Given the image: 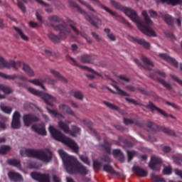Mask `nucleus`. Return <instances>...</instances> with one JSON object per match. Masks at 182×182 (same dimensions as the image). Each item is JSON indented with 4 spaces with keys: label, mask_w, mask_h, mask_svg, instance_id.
<instances>
[{
    "label": "nucleus",
    "mask_w": 182,
    "mask_h": 182,
    "mask_svg": "<svg viewBox=\"0 0 182 182\" xmlns=\"http://www.w3.org/2000/svg\"><path fill=\"white\" fill-rule=\"evenodd\" d=\"M22 66V62L20 60L15 61L14 60H9V61L0 55V69H4V68H7V69H11V68H14L18 70V68Z\"/></svg>",
    "instance_id": "6"
},
{
    "label": "nucleus",
    "mask_w": 182,
    "mask_h": 182,
    "mask_svg": "<svg viewBox=\"0 0 182 182\" xmlns=\"http://www.w3.org/2000/svg\"><path fill=\"white\" fill-rule=\"evenodd\" d=\"M11 127L13 129L21 128V114L18 111H15L13 114Z\"/></svg>",
    "instance_id": "11"
},
{
    "label": "nucleus",
    "mask_w": 182,
    "mask_h": 182,
    "mask_svg": "<svg viewBox=\"0 0 182 182\" xmlns=\"http://www.w3.org/2000/svg\"><path fill=\"white\" fill-rule=\"evenodd\" d=\"M114 89H116L118 95H122V96H127L126 92L123 90L120 89V87H117V85H114Z\"/></svg>",
    "instance_id": "53"
},
{
    "label": "nucleus",
    "mask_w": 182,
    "mask_h": 182,
    "mask_svg": "<svg viewBox=\"0 0 182 182\" xmlns=\"http://www.w3.org/2000/svg\"><path fill=\"white\" fill-rule=\"evenodd\" d=\"M113 154L114 156H115V157L119 159L120 161H124V156H123V153H122V151H120V149H114L113 151Z\"/></svg>",
    "instance_id": "33"
},
{
    "label": "nucleus",
    "mask_w": 182,
    "mask_h": 182,
    "mask_svg": "<svg viewBox=\"0 0 182 182\" xmlns=\"http://www.w3.org/2000/svg\"><path fill=\"white\" fill-rule=\"evenodd\" d=\"M8 163L10 166H14V167H17V168H21V161H19V160L9 159Z\"/></svg>",
    "instance_id": "40"
},
{
    "label": "nucleus",
    "mask_w": 182,
    "mask_h": 182,
    "mask_svg": "<svg viewBox=\"0 0 182 182\" xmlns=\"http://www.w3.org/2000/svg\"><path fill=\"white\" fill-rule=\"evenodd\" d=\"M171 77H172V79H173V80H176V82H178V83H179V85H181V86H182V80H180V78H178V77H177L176 75H171Z\"/></svg>",
    "instance_id": "57"
},
{
    "label": "nucleus",
    "mask_w": 182,
    "mask_h": 182,
    "mask_svg": "<svg viewBox=\"0 0 182 182\" xmlns=\"http://www.w3.org/2000/svg\"><path fill=\"white\" fill-rule=\"evenodd\" d=\"M48 130L52 137H53L55 140L65 144V146L70 147V149L75 153H79V146H77V144H76V142H75L73 139H70V138L65 136V134H62L60 131L58 130V129L55 128L52 125L49 126Z\"/></svg>",
    "instance_id": "3"
},
{
    "label": "nucleus",
    "mask_w": 182,
    "mask_h": 182,
    "mask_svg": "<svg viewBox=\"0 0 182 182\" xmlns=\"http://www.w3.org/2000/svg\"><path fill=\"white\" fill-rule=\"evenodd\" d=\"M159 16L165 21V22L167 23V25H168V26H173L174 21L171 16L168 14H161Z\"/></svg>",
    "instance_id": "22"
},
{
    "label": "nucleus",
    "mask_w": 182,
    "mask_h": 182,
    "mask_svg": "<svg viewBox=\"0 0 182 182\" xmlns=\"http://www.w3.org/2000/svg\"><path fill=\"white\" fill-rule=\"evenodd\" d=\"M102 9H104V11H106V12L109 14V15H111L112 16H115V18H117V16H119V15L116 14V12L113 11L112 9H109L107 6H102Z\"/></svg>",
    "instance_id": "47"
},
{
    "label": "nucleus",
    "mask_w": 182,
    "mask_h": 182,
    "mask_svg": "<svg viewBox=\"0 0 182 182\" xmlns=\"http://www.w3.org/2000/svg\"><path fill=\"white\" fill-rule=\"evenodd\" d=\"M161 163H163L161 159L154 156L151 157L149 167L150 168H151V170H154V171H159V170L161 168Z\"/></svg>",
    "instance_id": "10"
},
{
    "label": "nucleus",
    "mask_w": 182,
    "mask_h": 182,
    "mask_svg": "<svg viewBox=\"0 0 182 182\" xmlns=\"http://www.w3.org/2000/svg\"><path fill=\"white\" fill-rule=\"evenodd\" d=\"M158 82H159V83H161L162 85L164 86V87H166V89H168V90H171L173 89V87L170 83L162 79H158Z\"/></svg>",
    "instance_id": "46"
},
{
    "label": "nucleus",
    "mask_w": 182,
    "mask_h": 182,
    "mask_svg": "<svg viewBox=\"0 0 182 182\" xmlns=\"http://www.w3.org/2000/svg\"><path fill=\"white\" fill-rule=\"evenodd\" d=\"M23 120L24 125L26 126V127H29L33 122H38L39 118L32 114H27L23 115Z\"/></svg>",
    "instance_id": "12"
},
{
    "label": "nucleus",
    "mask_w": 182,
    "mask_h": 182,
    "mask_svg": "<svg viewBox=\"0 0 182 182\" xmlns=\"http://www.w3.org/2000/svg\"><path fill=\"white\" fill-rule=\"evenodd\" d=\"M28 25H29V26H31V28H38L39 26L38 23H36L35 21H30L28 23Z\"/></svg>",
    "instance_id": "61"
},
{
    "label": "nucleus",
    "mask_w": 182,
    "mask_h": 182,
    "mask_svg": "<svg viewBox=\"0 0 182 182\" xmlns=\"http://www.w3.org/2000/svg\"><path fill=\"white\" fill-rule=\"evenodd\" d=\"M128 40L130 41V42H134L141 45V46H144L146 49H150V43L146 41L144 39L136 38L132 36H128Z\"/></svg>",
    "instance_id": "14"
},
{
    "label": "nucleus",
    "mask_w": 182,
    "mask_h": 182,
    "mask_svg": "<svg viewBox=\"0 0 182 182\" xmlns=\"http://www.w3.org/2000/svg\"><path fill=\"white\" fill-rule=\"evenodd\" d=\"M103 103L104 105H105V106H107V107H109V109H112L113 110H117V112H119V113H122V110L120 109V108L114 105V104H112L107 101H104Z\"/></svg>",
    "instance_id": "34"
},
{
    "label": "nucleus",
    "mask_w": 182,
    "mask_h": 182,
    "mask_svg": "<svg viewBox=\"0 0 182 182\" xmlns=\"http://www.w3.org/2000/svg\"><path fill=\"white\" fill-rule=\"evenodd\" d=\"M161 2L168 4L169 5H177L178 4H181L182 0H161Z\"/></svg>",
    "instance_id": "48"
},
{
    "label": "nucleus",
    "mask_w": 182,
    "mask_h": 182,
    "mask_svg": "<svg viewBox=\"0 0 182 182\" xmlns=\"http://www.w3.org/2000/svg\"><path fill=\"white\" fill-rule=\"evenodd\" d=\"M25 150H28L26 148H22L20 151V154L23 157H27V151Z\"/></svg>",
    "instance_id": "60"
},
{
    "label": "nucleus",
    "mask_w": 182,
    "mask_h": 182,
    "mask_svg": "<svg viewBox=\"0 0 182 182\" xmlns=\"http://www.w3.org/2000/svg\"><path fill=\"white\" fill-rule=\"evenodd\" d=\"M124 12L127 16H129V18H130L133 22L136 23V26L139 28V31L142 32V33H144V35H146L147 36H157L156 31H154L153 28H149L140 22V18L134 10L132 9H125Z\"/></svg>",
    "instance_id": "4"
},
{
    "label": "nucleus",
    "mask_w": 182,
    "mask_h": 182,
    "mask_svg": "<svg viewBox=\"0 0 182 182\" xmlns=\"http://www.w3.org/2000/svg\"><path fill=\"white\" fill-rule=\"evenodd\" d=\"M53 154L49 149H44L38 151L37 154V159L41 160L43 163H49L52 160Z\"/></svg>",
    "instance_id": "7"
},
{
    "label": "nucleus",
    "mask_w": 182,
    "mask_h": 182,
    "mask_svg": "<svg viewBox=\"0 0 182 182\" xmlns=\"http://www.w3.org/2000/svg\"><path fill=\"white\" fill-rule=\"evenodd\" d=\"M58 154L63 161L68 173L70 174H82V176H86L89 173V170L82 164L79 163L76 157L68 154L63 149H59Z\"/></svg>",
    "instance_id": "1"
},
{
    "label": "nucleus",
    "mask_w": 182,
    "mask_h": 182,
    "mask_svg": "<svg viewBox=\"0 0 182 182\" xmlns=\"http://www.w3.org/2000/svg\"><path fill=\"white\" fill-rule=\"evenodd\" d=\"M47 85H50L51 86H55L56 85V80L52 78H47Z\"/></svg>",
    "instance_id": "56"
},
{
    "label": "nucleus",
    "mask_w": 182,
    "mask_h": 182,
    "mask_svg": "<svg viewBox=\"0 0 182 182\" xmlns=\"http://www.w3.org/2000/svg\"><path fill=\"white\" fill-rule=\"evenodd\" d=\"M76 23H73V24H69V25H60V26H55L53 24H50V26L53 28L55 31H60V33L58 36H56L53 34V33H48V38L53 42H59V41L62 39H65L68 38V36H70V29L75 32L76 35H79V30L76 27H75V25Z\"/></svg>",
    "instance_id": "2"
},
{
    "label": "nucleus",
    "mask_w": 182,
    "mask_h": 182,
    "mask_svg": "<svg viewBox=\"0 0 182 182\" xmlns=\"http://www.w3.org/2000/svg\"><path fill=\"white\" fill-rule=\"evenodd\" d=\"M73 96L74 97H75V99H77V100H83V99L85 98V95H83V92H82V91L74 92Z\"/></svg>",
    "instance_id": "43"
},
{
    "label": "nucleus",
    "mask_w": 182,
    "mask_h": 182,
    "mask_svg": "<svg viewBox=\"0 0 182 182\" xmlns=\"http://www.w3.org/2000/svg\"><path fill=\"white\" fill-rule=\"evenodd\" d=\"M28 92L31 93V95H34V96H38L44 100L45 103L48 106H53L54 103H56L57 99L56 97H53V95L45 93L42 91H39L33 87H28Z\"/></svg>",
    "instance_id": "5"
},
{
    "label": "nucleus",
    "mask_w": 182,
    "mask_h": 182,
    "mask_svg": "<svg viewBox=\"0 0 182 182\" xmlns=\"http://www.w3.org/2000/svg\"><path fill=\"white\" fill-rule=\"evenodd\" d=\"M104 31L107 33V36L108 39H109V41H111L112 42H114L116 41V36H114V34H113L112 33H110V29L105 28Z\"/></svg>",
    "instance_id": "39"
},
{
    "label": "nucleus",
    "mask_w": 182,
    "mask_h": 182,
    "mask_svg": "<svg viewBox=\"0 0 182 182\" xmlns=\"http://www.w3.org/2000/svg\"><path fill=\"white\" fill-rule=\"evenodd\" d=\"M104 149L106 150V151H107V153L110 152V144H109L108 142H105L104 144Z\"/></svg>",
    "instance_id": "59"
},
{
    "label": "nucleus",
    "mask_w": 182,
    "mask_h": 182,
    "mask_svg": "<svg viewBox=\"0 0 182 182\" xmlns=\"http://www.w3.org/2000/svg\"><path fill=\"white\" fill-rule=\"evenodd\" d=\"M71 130L72 132L70 133V135L73 136V137H77V136H80L82 133V129H80V127L75 124L71 125Z\"/></svg>",
    "instance_id": "21"
},
{
    "label": "nucleus",
    "mask_w": 182,
    "mask_h": 182,
    "mask_svg": "<svg viewBox=\"0 0 182 182\" xmlns=\"http://www.w3.org/2000/svg\"><path fill=\"white\" fill-rule=\"evenodd\" d=\"M171 171H172V169L171 166H166L163 170L164 174H168V175L171 174Z\"/></svg>",
    "instance_id": "55"
},
{
    "label": "nucleus",
    "mask_w": 182,
    "mask_h": 182,
    "mask_svg": "<svg viewBox=\"0 0 182 182\" xmlns=\"http://www.w3.org/2000/svg\"><path fill=\"white\" fill-rule=\"evenodd\" d=\"M68 2L71 6H74L75 8H77V11H79L80 14H85L86 13L85 12V11L82 10V9H80V7H79V6H77V4L75 3L73 1L69 0Z\"/></svg>",
    "instance_id": "49"
},
{
    "label": "nucleus",
    "mask_w": 182,
    "mask_h": 182,
    "mask_svg": "<svg viewBox=\"0 0 182 182\" xmlns=\"http://www.w3.org/2000/svg\"><path fill=\"white\" fill-rule=\"evenodd\" d=\"M104 171H106V173H109V174H117L114 169H113V167L110 166V164H106L103 166Z\"/></svg>",
    "instance_id": "35"
},
{
    "label": "nucleus",
    "mask_w": 182,
    "mask_h": 182,
    "mask_svg": "<svg viewBox=\"0 0 182 182\" xmlns=\"http://www.w3.org/2000/svg\"><path fill=\"white\" fill-rule=\"evenodd\" d=\"M50 72L51 75H53V76H54V77H56L57 79H58V80H61V82H68L66 78H65V77H63V75L60 74V73L56 71L55 70L52 69L50 70Z\"/></svg>",
    "instance_id": "25"
},
{
    "label": "nucleus",
    "mask_w": 182,
    "mask_h": 182,
    "mask_svg": "<svg viewBox=\"0 0 182 182\" xmlns=\"http://www.w3.org/2000/svg\"><path fill=\"white\" fill-rule=\"evenodd\" d=\"M65 58L67 60L73 62V65L74 66H77L80 68V69H83L84 70H87V72H90L91 73H95V75H97V76H100V77H103V75L97 72H96L95 70L92 69L91 68H89L85 65H82L76 62V60L75 58H72L70 55H66Z\"/></svg>",
    "instance_id": "8"
},
{
    "label": "nucleus",
    "mask_w": 182,
    "mask_h": 182,
    "mask_svg": "<svg viewBox=\"0 0 182 182\" xmlns=\"http://www.w3.org/2000/svg\"><path fill=\"white\" fill-rule=\"evenodd\" d=\"M71 49L74 53H76V52H77V46L76 44H73L71 46Z\"/></svg>",
    "instance_id": "63"
},
{
    "label": "nucleus",
    "mask_w": 182,
    "mask_h": 182,
    "mask_svg": "<svg viewBox=\"0 0 182 182\" xmlns=\"http://www.w3.org/2000/svg\"><path fill=\"white\" fill-rule=\"evenodd\" d=\"M141 60H142L143 63H145V65H147L148 67H145V69H152L153 68V62L149 59V58L146 56H142L141 58Z\"/></svg>",
    "instance_id": "27"
},
{
    "label": "nucleus",
    "mask_w": 182,
    "mask_h": 182,
    "mask_svg": "<svg viewBox=\"0 0 182 182\" xmlns=\"http://www.w3.org/2000/svg\"><path fill=\"white\" fill-rule=\"evenodd\" d=\"M22 70H24V72H26V73H27V75L31 77H33V76H35V71L31 68L29 65L24 63L23 65Z\"/></svg>",
    "instance_id": "24"
},
{
    "label": "nucleus",
    "mask_w": 182,
    "mask_h": 182,
    "mask_svg": "<svg viewBox=\"0 0 182 182\" xmlns=\"http://www.w3.org/2000/svg\"><path fill=\"white\" fill-rule=\"evenodd\" d=\"M124 124H133L134 122L132 119H124Z\"/></svg>",
    "instance_id": "62"
},
{
    "label": "nucleus",
    "mask_w": 182,
    "mask_h": 182,
    "mask_svg": "<svg viewBox=\"0 0 182 182\" xmlns=\"http://www.w3.org/2000/svg\"><path fill=\"white\" fill-rule=\"evenodd\" d=\"M31 176L38 182H52L50 181V175H49V173L33 172L31 173Z\"/></svg>",
    "instance_id": "9"
},
{
    "label": "nucleus",
    "mask_w": 182,
    "mask_h": 182,
    "mask_svg": "<svg viewBox=\"0 0 182 182\" xmlns=\"http://www.w3.org/2000/svg\"><path fill=\"white\" fill-rule=\"evenodd\" d=\"M14 29L16 31L18 35H19V36L23 39V41H29V38L28 37V36L23 33L21 28L14 26Z\"/></svg>",
    "instance_id": "31"
},
{
    "label": "nucleus",
    "mask_w": 182,
    "mask_h": 182,
    "mask_svg": "<svg viewBox=\"0 0 182 182\" xmlns=\"http://www.w3.org/2000/svg\"><path fill=\"white\" fill-rule=\"evenodd\" d=\"M8 176L11 181H15V182L23 181V178H22V176H21V174L16 172H14V171L9 172Z\"/></svg>",
    "instance_id": "17"
},
{
    "label": "nucleus",
    "mask_w": 182,
    "mask_h": 182,
    "mask_svg": "<svg viewBox=\"0 0 182 182\" xmlns=\"http://www.w3.org/2000/svg\"><path fill=\"white\" fill-rule=\"evenodd\" d=\"M0 110H1V112L4 113H6V114H11V113H12L13 109L12 107H8L5 105V104L1 103L0 104Z\"/></svg>",
    "instance_id": "29"
},
{
    "label": "nucleus",
    "mask_w": 182,
    "mask_h": 182,
    "mask_svg": "<svg viewBox=\"0 0 182 182\" xmlns=\"http://www.w3.org/2000/svg\"><path fill=\"white\" fill-rule=\"evenodd\" d=\"M28 82L33 85H35L36 86H39L41 87V89H43V90H46V87H45V85H43V82L39 79L30 80Z\"/></svg>",
    "instance_id": "30"
},
{
    "label": "nucleus",
    "mask_w": 182,
    "mask_h": 182,
    "mask_svg": "<svg viewBox=\"0 0 182 182\" xmlns=\"http://www.w3.org/2000/svg\"><path fill=\"white\" fill-rule=\"evenodd\" d=\"M31 129L38 134H41V136H46V128L45 127V124H35L32 125Z\"/></svg>",
    "instance_id": "13"
},
{
    "label": "nucleus",
    "mask_w": 182,
    "mask_h": 182,
    "mask_svg": "<svg viewBox=\"0 0 182 182\" xmlns=\"http://www.w3.org/2000/svg\"><path fill=\"white\" fill-rule=\"evenodd\" d=\"M175 173L176 176H179V177L182 178V171H180L178 169H175Z\"/></svg>",
    "instance_id": "64"
},
{
    "label": "nucleus",
    "mask_w": 182,
    "mask_h": 182,
    "mask_svg": "<svg viewBox=\"0 0 182 182\" xmlns=\"http://www.w3.org/2000/svg\"><path fill=\"white\" fill-rule=\"evenodd\" d=\"M0 90L4 92L6 95H9V93H12V89L8 86H5L2 84H0Z\"/></svg>",
    "instance_id": "41"
},
{
    "label": "nucleus",
    "mask_w": 182,
    "mask_h": 182,
    "mask_svg": "<svg viewBox=\"0 0 182 182\" xmlns=\"http://www.w3.org/2000/svg\"><path fill=\"white\" fill-rule=\"evenodd\" d=\"M58 109L62 113H67V114H70V116H75V112L72 110V108L65 104L59 105Z\"/></svg>",
    "instance_id": "16"
},
{
    "label": "nucleus",
    "mask_w": 182,
    "mask_h": 182,
    "mask_svg": "<svg viewBox=\"0 0 182 182\" xmlns=\"http://www.w3.org/2000/svg\"><path fill=\"white\" fill-rule=\"evenodd\" d=\"M11 150V146L8 145H2L0 146V154H6Z\"/></svg>",
    "instance_id": "45"
},
{
    "label": "nucleus",
    "mask_w": 182,
    "mask_h": 182,
    "mask_svg": "<svg viewBox=\"0 0 182 182\" xmlns=\"http://www.w3.org/2000/svg\"><path fill=\"white\" fill-rule=\"evenodd\" d=\"M132 170L136 174L139 176V177H147V176H149V173L140 167L134 166Z\"/></svg>",
    "instance_id": "20"
},
{
    "label": "nucleus",
    "mask_w": 182,
    "mask_h": 182,
    "mask_svg": "<svg viewBox=\"0 0 182 182\" xmlns=\"http://www.w3.org/2000/svg\"><path fill=\"white\" fill-rule=\"evenodd\" d=\"M142 16L144 17L145 23L146 25H153V21H151V20L150 19L149 16H147V11H142Z\"/></svg>",
    "instance_id": "42"
},
{
    "label": "nucleus",
    "mask_w": 182,
    "mask_h": 182,
    "mask_svg": "<svg viewBox=\"0 0 182 182\" xmlns=\"http://www.w3.org/2000/svg\"><path fill=\"white\" fill-rule=\"evenodd\" d=\"M24 151H27V157H38V151H35L33 149H27V150H24Z\"/></svg>",
    "instance_id": "38"
},
{
    "label": "nucleus",
    "mask_w": 182,
    "mask_h": 182,
    "mask_svg": "<svg viewBox=\"0 0 182 182\" xmlns=\"http://www.w3.org/2000/svg\"><path fill=\"white\" fill-rule=\"evenodd\" d=\"M81 60L83 63H90L92 60V58L88 55H85L81 57Z\"/></svg>",
    "instance_id": "50"
},
{
    "label": "nucleus",
    "mask_w": 182,
    "mask_h": 182,
    "mask_svg": "<svg viewBox=\"0 0 182 182\" xmlns=\"http://www.w3.org/2000/svg\"><path fill=\"white\" fill-rule=\"evenodd\" d=\"M85 19L88 21L93 26H95V28H97L99 25H102V20H100L97 17H95L94 18H91L90 16L87 15V14H84Z\"/></svg>",
    "instance_id": "18"
},
{
    "label": "nucleus",
    "mask_w": 182,
    "mask_h": 182,
    "mask_svg": "<svg viewBox=\"0 0 182 182\" xmlns=\"http://www.w3.org/2000/svg\"><path fill=\"white\" fill-rule=\"evenodd\" d=\"M53 182H62V179L57 175H53L52 176Z\"/></svg>",
    "instance_id": "58"
},
{
    "label": "nucleus",
    "mask_w": 182,
    "mask_h": 182,
    "mask_svg": "<svg viewBox=\"0 0 182 182\" xmlns=\"http://www.w3.org/2000/svg\"><path fill=\"white\" fill-rule=\"evenodd\" d=\"M149 107L150 109H151V110H153V111L156 110L157 112H159V113H160L163 116H167V114H166V112H164V111H163L161 109L156 107V105H154V104H153V103H149Z\"/></svg>",
    "instance_id": "36"
},
{
    "label": "nucleus",
    "mask_w": 182,
    "mask_h": 182,
    "mask_svg": "<svg viewBox=\"0 0 182 182\" xmlns=\"http://www.w3.org/2000/svg\"><path fill=\"white\" fill-rule=\"evenodd\" d=\"M80 159L82 163H85V164H87V166L90 165V161H89L87 156L81 155L80 156Z\"/></svg>",
    "instance_id": "52"
},
{
    "label": "nucleus",
    "mask_w": 182,
    "mask_h": 182,
    "mask_svg": "<svg viewBox=\"0 0 182 182\" xmlns=\"http://www.w3.org/2000/svg\"><path fill=\"white\" fill-rule=\"evenodd\" d=\"M158 56L159 58H161V59H164V60H166L168 63H171V65H173V66H175V68L178 67V62H177L176 59L168 56V55L164 53H159Z\"/></svg>",
    "instance_id": "15"
},
{
    "label": "nucleus",
    "mask_w": 182,
    "mask_h": 182,
    "mask_svg": "<svg viewBox=\"0 0 182 182\" xmlns=\"http://www.w3.org/2000/svg\"><path fill=\"white\" fill-rule=\"evenodd\" d=\"M134 154H136V151H127L128 161L133 160V156H134Z\"/></svg>",
    "instance_id": "54"
},
{
    "label": "nucleus",
    "mask_w": 182,
    "mask_h": 182,
    "mask_svg": "<svg viewBox=\"0 0 182 182\" xmlns=\"http://www.w3.org/2000/svg\"><path fill=\"white\" fill-rule=\"evenodd\" d=\"M38 4H41V5H44L45 6H49V4L43 2L42 0H36ZM18 6L21 9L22 12H26V9L22 2H28V0H17Z\"/></svg>",
    "instance_id": "19"
},
{
    "label": "nucleus",
    "mask_w": 182,
    "mask_h": 182,
    "mask_svg": "<svg viewBox=\"0 0 182 182\" xmlns=\"http://www.w3.org/2000/svg\"><path fill=\"white\" fill-rule=\"evenodd\" d=\"M110 3L112 5V6H114V8H116L117 9H119L120 11H122V9H123V6H122V5H120V4L114 1V0H111Z\"/></svg>",
    "instance_id": "51"
},
{
    "label": "nucleus",
    "mask_w": 182,
    "mask_h": 182,
    "mask_svg": "<svg viewBox=\"0 0 182 182\" xmlns=\"http://www.w3.org/2000/svg\"><path fill=\"white\" fill-rule=\"evenodd\" d=\"M47 111L49 114H50L51 116H54V117H56L57 119H65V116H63V114L55 109H50L49 108H47Z\"/></svg>",
    "instance_id": "26"
},
{
    "label": "nucleus",
    "mask_w": 182,
    "mask_h": 182,
    "mask_svg": "<svg viewBox=\"0 0 182 182\" xmlns=\"http://www.w3.org/2000/svg\"><path fill=\"white\" fill-rule=\"evenodd\" d=\"M0 77H3V79H7V80H15V79H18L17 75H6L4 73H0Z\"/></svg>",
    "instance_id": "32"
},
{
    "label": "nucleus",
    "mask_w": 182,
    "mask_h": 182,
    "mask_svg": "<svg viewBox=\"0 0 182 182\" xmlns=\"http://www.w3.org/2000/svg\"><path fill=\"white\" fill-rule=\"evenodd\" d=\"M151 179L154 182H164V178L156 175L155 173L151 174Z\"/></svg>",
    "instance_id": "44"
},
{
    "label": "nucleus",
    "mask_w": 182,
    "mask_h": 182,
    "mask_svg": "<svg viewBox=\"0 0 182 182\" xmlns=\"http://www.w3.org/2000/svg\"><path fill=\"white\" fill-rule=\"evenodd\" d=\"M48 21L50 22H54L55 23H62L63 20L59 18L58 16H48Z\"/></svg>",
    "instance_id": "37"
},
{
    "label": "nucleus",
    "mask_w": 182,
    "mask_h": 182,
    "mask_svg": "<svg viewBox=\"0 0 182 182\" xmlns=\"http://www.w3.org/2000/svg\"><path fill=\"white\" fill-rule=\"evenodd\" d=\"M117 80L119 82V83L123 85V86H125L127 83H129L130 82V79L125 75H119L117 77Z\"/></svg>",
    "instance_id": "28"
},
{
    "label": "nucleus",
    "mask_w": 182,
    "mask_h": 182,
    "mask_svg": "<svg viewBox=\"0 0 182 182\" xmlns=\"http://www.w3.org/2000/svg\"><path fill=\"white\" fill-rule=\"evenodd\" d=\"M58 127L60 130H63L64 133H70V128L69 127V125L63 121L58 122Z\"/></svg>",
    "instance_id": "23"
}]
</instances>
